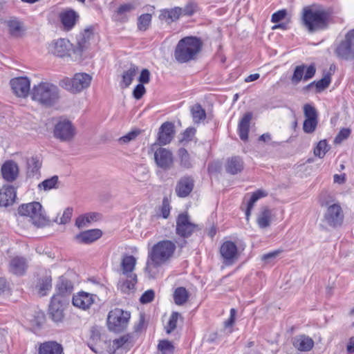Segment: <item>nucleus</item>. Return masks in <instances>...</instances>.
Instances as JSON below:
<instances>
[{
  "mask_svg": "<svg viewBox=\"0 0 354 354\" xmlns=\"http://www.w3.org/2000/svg\"><path fill=\"white\" fill-rule=\"evenodd\" d=\"M303 26L310 33L328 28L331 21L330 12L321 7H305L302 11Z\"/></svg>",
  "mask_w": 354,
  "mask_h": 354,
  "instance_id": "1",
  "label": "nucleus"
},
{
  "mask_svg": "<svg viewBox=\"0 0 354 354\" xmlns=\"http://www.w3.org/2000/svg\"><path fill=\"white\" fill-rule=\"evenodd\" d=\"M175 249V244L168 240L159 241L153 245L149 254L150 261H147L145 268L150 278H153L156 274L153 268H156L168 260L172 256Z\"/></svg>",
  "mask_w": 354,
  "mask_h": 354,
  "instance_id": "2",
  "label": "nucleus"
},
{
  "mask_svg": "<svg viewBox=\"0 0 354 354\" xmlns=\"http://www.w3.org/2000/svg\"><path fill=\"white\" fill-rule=\"evenodd\" d=\"M202 41L195 37H186L181 39L176 46L174 57L179 63H186L194 60L201 50Z\"/></svg>",
  "mask_w": 354,
  "mask_h": 354,
  "instance_id": "3",
  "label": "nucleus"
},
{
  "mask_svg": "<svg viewBox=\"0 0 354 354\" xmlns=\"http://www.w3.org/2000/svg\"><path fill=\"white\" fill-rule=\"evenodd\" d=\"M30 95L33 101L46 107L54 105L59 97L57 86L48 82L34 85Z\"/></svg>",
  "mask_w": 354,
  "mask_h": 354,
  "instance_id": "4",
  "label": "nucleus"
},
{
  "mask_svg": "<svg viewBox=\"0 0 354 354\" xmlns=\"http://www.w3.org/2000/svg\"><path fill=\"white\" fill-rule=\"evenodd\" d=\"M17 214L27 216L37 227H44L49 225L50 221L44 214L41 205L38 202H32L21 205L17 209Z\"/></svg>",
  "mask_w": 354,
  "mask_h": 354,
  "instance_id": "5",
  "label": "nucleus"
},
{
  "mask_svg": "<svg viewBox=\"0 0 354 354\" xmlns=\"http://www.w3.org/2000/svg\"><path fill=\"white\" fill-rule=\"evenodd\" d=\"M334 53L344 61H354V28L349 30L335 46Z\"/></svg>",
  "mask_w": 354,
  "mask_h": 354,
  "instance_id": "6",
  "label": "nucleus"
},
{
  "mask_svg": "<svg viewBox=\"0 0 354 354\" xmlns=\"http://www.w3.org/2000/svg\"><path fill=\"white\" fill-rule=\"evenodd\" d=\"M131 315L127 311L115 308L109 312L107 325L110 330L115 333L123 331L127 326Z\"/></svg>",
  "mask_w": 354,
  "mask_h": 354,
  "instance_id": "7",
  "label": "nucleus"
},
{
  "mask_svg": "<svg viewBox=\"0 0 354 354\" xmlns=\"http://www.w3.org/2000/svg\"><path fill=\"white\" fill-rule=\"evenodd\" d=\"M320 205L327 206V209L324 214V221L332 227L340 226L344 221V212L339 203L330 205L329 202L323 201L320 198Z\"/></svg>",
  "mask_w": 354,
  "mask_h": 354,
  "instance_id": "8",
  "label": "nucleus"
},
{
  "mask_svg": "<svg viewBox=\"0 0 354 354\" xmlns=\"http://www.w3.org/2000/svg\"><path fill=\"white\" fill-rule=\"evenodd\" d=\"M76 135V128L72 122L66 118H61L55 125L53 136L61 142H71Z\"/></svg>",
  "mask_w": 354,
  "mask_h": 354,
  "instance_id": "9",
  "label": "nucleus"
},
{
  "mask_svg": "<svg viewBox=\"0 0 354 354\" xmlns=\"http://www.w3.org/2000/svg\"><path fill=\"white\" fill-rule=\"evenodd\" d=\"M91 80L92 76L89 74L78 73L73 78L65 81V88L71 93H80L90 86Z\"/></svg>",
  "mask_w": 354,
  "mask_h": 354,
  "instance_id": "10",
  "label": "nucleus"
},
{
  "mask_svg": "<svg viewBox=\"0 0 354 354\" xmlns=\"http://www.w3.org/2000/svg\"><path fill=\"white\" fill-rule=\"evenodd\" d=\"M198 225L192 223L187 214H180L176 219V232L183 238L190 236L194 232L199 230Z\"/></svg>",
  "mask_w": 354,
  "mask_h": 354,
  "instance_id": "11",
  "label": "nucleus"
},
{
  "mask_svg": "<svg viewBox=\"0 0 354 354\" xmlns=\"http://www.w3.org/2000/svg\"><path fill=\"white\" fill-rule=\"evenodd\" d=\"M65 298L60 295H53L49 305V315L55 322H60L64 317V308L66 305Z\"/></svg>",
  "mask_w": 354,
  "mask_h": 354,
  "instance_id": "12",
  "label": "nucleus"
},
{
  "mask_svg": "<svg viewBox=\"0 0 354 354\" xmlns=\"http://www.w3.org/2000/svg\"><path fill=\"white\" fill-rule=\"evenodd\" d=\"M304 113L306 118L303 124V130L306 133H313L318 124V114L314 106L309 104L304 106Z\"/></svg>",
  "mask_w": 354,
  "mask_h": 354,
  "instance_id": "13",
  "label": "nucleus"
},
{
  "mask_svg": "<svg viewBox=\"0 0 354 354\" xmlns=\"http://www.w3.org/2000/svg\"><path fill=\"white\" fill-rule=\"evenodd\" d=\"M220 254L223 258V263L225 265H232L238 259L237 246L234 242L227 241L221 245Z\"/></svg>",
  "mask_w": 354,
  "mask_h": 354,
  "instance_id": "14",
  "label": "nucleus"
},
{
  "mask_svg": "<svg viewBox=\"0 0 354 354\" xmlns=\"http://www.w3.org/2000/svg\"><path fill=\"white\" fill-rule=\"evenodd\" d=\"M13 93L19 97H26L30 94V80L26 77H19L10 80Z\"/></svg>",
  "mask_w": 354,
  "mask_h": 354,
  "instance_id": "15",
  "label": "nucleus"
},
{
  "mask_svg": "<svg viewBox=\"0 0 354 354\" xmlns=\"http://www.w3.org/2000/svg\"><path fill=\"white\" fill-rule=\"evenodd\" d=\"M315 72L316 68L314 64H310L308 66L305 64L297 66L291 77V82L294 84H297L301 80L308 81L314 77Z\"/></svg>",
  "mask_w": 354,
  "mask_h": 354,
  "instance_id": "16",
  "label": "nucleus"
},
{
  "mask_svg": "<svg viewBox=\"0 0 354 354\" xmlns=\"http://www.w3.org/2000/svg\"><path fill=\"white\" fill-rule=\"evenodd\" d=\"M154 160L158 167L167 170L170 169L173 164V154L170 150L159 147L154 152Z\"/></svg>",
  "mask_w": 354,
  "mask_h": 354,
  "instance_id": "17",
  "label": "nucleus"
},
{
  "mask_svg": "<svg viewBox=\"0 0 354 354\" xmlns=\"http://www.w3.org/2000/svg\"><path fill=\"white\" fill-rule=\"evenodd\" d=\"M194 180L191 176H183L177 182L175 192L178 196L185 198L193 190Z\"/></svg>",
  "mask_w": 354,
  "mask_h": 354,
  "instance_id": "18",
  "label": "nucleus"
},
{
  "mask_svg": "<svg viewBox=\"0 0 354 354\" xmlns=\"http://www.w3.org/2000/svg\"><path fill=\"white\" fill-rule=\"evenodd\" d=\"M71 48V44L68 40L59 39L50 44L49 51L57 57H63L69 55Z\"/></svg>",
  "mask_w": 354,
  "mask_h": 354,
  "instance_id": "19",
  "label": "nucleus"
},
{
  "mask_svg": "<svg viewBox=\"0 0 354 354\" xmlns=\"http://www.w3.org/2000/svg\"><path fill=\"white\" fill-rule=\"evenodd\" d=\"M16 197V189L12 185H3L0 189V207H7L12 205Z\"/></svg>",
  "mask_w": 354,
  "mask_h": 354,
  "instance_id": "20",
  "label": "nucleus"
},
{
  "mask_svg": "<svg viewBox=\"0 0 354 354\" xmlns=\"http://www.w3.org/2000/svg\"><path fill=\"white\" fill-rule=\"evenodd\" d=\"M137 260L132 255L124 254L122 256L120 265V274L124 277L137 276L133 272Z\"/></svg>",
  "mask_w": 354,
  "mask_h": 354,
  "instance_id": "21",
  "label": "nucleus"
},
{
  "mask_svg": "<svg viewBox=\"0 0 354 354\" xmlns=\"http://www.w3.org/2000/svg\"><path fill=\"white\" fill-rule=\"evenodd\" d=\"M102 235V232L99 229H93L83 231L74 236V240L80 244H90Z\"/></svg>",
  "mask_w": 354,
  "mask_h": 354,
  "instance_id": "22",
  "label": "nucleus"
},
{
  "mask_svg": "<svg viewBox=\"0 0 354 354\" xmlns=\"http://www.w3.org/2000/svg\"><path fill=\"white\" fill-rule=\"evenodd\" d=\"M3 179L8 182L15 181L19 175V167L13 160L6 161L1 167Z\"/></svg>",
  "mask_w": 354,
  "mask_h": 354,
  "instance_id": "23",
  "label": "nucleus"
},
{
  "mask_svg": "<svg viewBox=\"0 0 354 354\" xmlns=\"http://www.w3.org/2000/svg\"><path fill=\"white\" fill-rule=\"evenodd\" d=\"M174 125L172 122H164L159 129L158 141L161 145L169 144L174 137Z\"/></svg>",
  "mask_w": 354,
  "mask_h": 354,
  "instance_id": "24",
  "label": "nucleus"
},
{
  "mask_svg": "<svg viewBox=\"0 0 354 354\" xmlns=\"http://www.w3.org/2000/svg\"><path fill=\"white\" fill-rule=\"evenodd\" d=\"M28 268L26 259L23 257L16 256L12 257L9 263V270L16 275H23Z\"/></svg>",
  "mask_w": 354,
  "mask_h": 354,
  "instance_id": "25",
  "label": "nucleus"
},
{
  "mask_svg": "<svg viewBox=\"0 0 354 354\" xmlns=\"http://www.w3.org/2000/svg\"><path fill=\"white\" fill-rule=\"evenodd\" d=\"M292 344L298 351H309L314 346V341L307 335H300L292 339Z\"/></svg>",
  "mask_w": 354,
  "mask_h": 354,
  "instance_id": "26",
  "label": "nucleus"
},
{
  "mask_svg": "<svg viewBox=\"0 0 354 354\" xmlns=\"http://www.w3.org/2000/svg\"><path fill=\"white\" fill-rule=\"evenodd\" d=\"M72 302L75 306L85 310L93 303V295L85 292H80L73 296Z\"/></svg>",
  "mask_w": 354,
  "mask_h": 354,
  "instance_id": "27",
  "label": "nucleus"
},
{
  "mask_svg": "<svg viewBox=\"0 0 354 354\" xmlns=\"http://www.w3.org/2000/svg\"><path fill=\"white\" fill-rule=\"evenodd\" d=\"M6 24L12 37L19 38L24 35L25 29L21 21L17 19H10L6 21Z\"/></svg>",
  "mask_w": 354,
  "mask_h": 354,
  "instance_id": "28",
  "label": "nucleus"
},
{
  "mask_svg": "<svg viewBox=\"0 0 354 354\" xmlns=\"http://www.w3.org/2000/svg\"><path fill=\"white\" fill-rule=\"evenodd\" d=\"M272 220V214L271 209L267 206L262 207L257 215V223L261 229L268 227Z\"/></svg>",
  "mask_w": 354,
  "mask_h": 354,
  "instance_id": "29",
  "label": "nucleus"
},
{
  "mask_svg": "<svg viewBox=\"0 0 354 354\" xmlns=\"http://www.w3.org/2000/svg\"><path fill=\"white\" fill-rule=\"evenodd\" d=\"M137 281V276L124 277L120 275L118 288L124 293H130L135 290Z\"/></svg>",
  "mask_w": 354,
  "mask_h": 354,
  "instance_id": "30",
  "label": "nucleus"
},
{
  "mask_svg": "<svg viewBox=\"0 0 354 354\" xmlns=\"http://www.w3.org/2000/svg\"><path fill=\"white\" fill-rule=\"evenodd\" d=\"M252 118V113L251 112H248L243 115L239 123L238 130L239 136L240 138L243 141L248 140L250 124Z\"/></svg>",
  "mask_w": 354,
  "mask_h": 354,
  "instance_id": "31",
  "label": "nucleus"
},
{
  "mask_svg": "<svg viewBox=\"0 0 354 354\" xmlns=\"http://www.w3.org/2000/svg\"><path fill=\"white\" fill-rule=\"evenodd\" d=\"M57 293L55 295H60L62 298L71 294L73 290V283L64 277H61L56 285Z\"/></svg>",
  "mask_w": 354,
  "mask_h": 354,
  "instance_id": "32",
  "label": "nucleus"
},
{
  "mask_svg": "<svg viewBox=\"0 0 354 354\" xmlns=\"http://www.w3.org/2000/svg\"><path fill=\"white\" fill-rule=\"evenodd\" d=\"M100 214L95 212H89L80 215L75 220V225L79 228L87 227L91 223L99 219Z\"/></svg>",
  "mask_w": 354,
  "mask_h": 354,
  "instance_id": "33",
  "label": "nucleus"
},
{
  "mask_svg": "<svg viewBox=\"0 0 354 354\" xmlns=\"http://www.w3.org/2000/svg\"><path fill=\"white\" fill-rule=\"evenodd\" d=\"M243 169V162L239 156H233L227 159L225 170L227 173L234 175L240 173Z\"/></svg>",
  "mask_w": 354,
  "mask_h": 354,
  "instance_id": "34",
  "label": "nucleus"
},
{
  "mask_svg": "<svg viewBox=\"0 0 354 354\" xmlns=\"http://www.w3.org/2000/svg\"><path fill=\"white\" fill-rule=\"evenodd\" d=\"M63 348L56 342H46L41 344L39 348V354H61Z\"/></svg>",
  "mask_w": 354,
  "mask_h": 354,
  "instance_id": "35",
  "label": "nucleus"
},
{
  "mask_svg": "<svg viewBox=\"0 0 354 354\" xmlns=\"http://www.w3.org/2000/svg\"><path fill=\"white\" fill-rule=\"evenodd\" d=\"M93 37V28H86L82 33H81L77 39V50L82 52L87 49L89 46V41Z\"/></svg>",
  "mask_w": 354,
  "mask_h": 354,
  "instance_id": "36",
  "label": "nucleus"
},
{
  "mask_svg": "<svg viewBox=\"0 0 354 354\" xmlns=\"http://www.w3.org/2000/svg\"><path fill=\"white\" fill-rule=\"evenodd\" d=\"M268 195V193L262 189H259L254 193H252L250 200L247 203V207L245 209V217L246 220L248 221L250 216L251 214L252 209L254 207L255 203L260 198L266 197Z\"/></svg>",
  "mask_w": 354,
  "mask_h": 354,
  "instance_id": "37",
  "label": "nucleus"
},
{
  "mask_svg": "<svg viewBox=\"0 0 354 354\" xmlns=\"http://www.w3.org/2000/svg\"><path fill=\"white\" fill-rule=\"evenodd\" d=\"M52 279L50 276H45L39 279L36 286L37 293L39 296L44 297L47 295L48 291L51 289Z\"/></svg>",
  "mask_w": 354,
  "mask_h": 354,
  "instance_id": "38",
  "label": "nucleus"
},
{
  "mask_svg": "<svg viewBox=\"0 0 354 354\" xmlns=\"http://www.w3.org/2000/svg\"><path fill=\"white\" fill-rule=\"evenodd\" d=\"M182 15V8L175 7L169 10H164L162 11L160 19L166 21H174Z\"/></svg>",
  "mask_w": 354,
  "mask_h": 354,
  "instance_id": "39",
  "label": "nucleus"
},
{
  "mask_svg": "<svg viewBox=\"0 0 354 354\" xmlns=\"http://www.w3.org/2000/svg\"><path fill=\"white\" fill-rule=\"evenodd\" d=\"M138 71V66L135 65H131L127 71H124L122 74V80L121 82L122 87L127 88L128 87L132 82L135 76L137 75Z\"/></svg>",
  "mask_w": 354,
  "mask_h": 354,
  "instance_id": "40",
  "label": "nucleus"
},
{
  "mask_svg": "<svg viewBox=\"0 0 354 354\" xmlns=\"http://www.w3.org/2000/svg\"><path fill=\"white\" fill-rule=\"evenodd\" d=\"M41 162L38 157H31L27 160V175L33 177L38 174Z\"/></svg>",
  "mask_w": 354,
  "mask_h": 354,
  "instance_id": "41",
  "label": "nucleus"
},
{
  "mask_svg": "<svg viewBox=\"0 0 354 354\" xmlns=\"http://www.w3.org/2000/svg\"><path fill=\"white\" fill-rule=\"evenodd\" d=\"M189 297V292L184 287L177 288L174 292V299L177 305L185 304Z\"/></svg>",
  "mask_w": 354,
  "mask_h": 354,
  "instance_id": "42",
  "label": "nucleus"
},
{
  "mask_svg": "<svg viewBox=\"0 0 354 354\" xmlns=\"http://www.w3.org/2000/svg\"><path fill=\"white\" fill-rule=\"evenodd\" d=\"M76 17L75 12L70 10L61 15V20L65 28L71 29L75 25Z\"/></svg>",
  "mask_w": 354,
  "mask_h": 354,
  "instance_id": "43",
  "label": "nucleus"
},
{
  "mask_svg": "<svg viewBox=\"0 0 354 354\" xmlns=\"http://www.w3.org/2000/svg\"><path fill=\"white\" fill-rule=\"evenodd\" d=\"M191 113L194 123H200L206 118L205 111L198 104L191 108Z\"/></svg>",
  "mask_w": 354,
  "mask_h": 354,
  "instance_id": "44",
  "label": "nucleus"
},
{
  "mask_svg": "<svg viewBox=\"0 0 354 354\" xmlns=\"http://www.w3.org/2000/svg\"><path fill=\"white\" fill-rule=\"evenodd\" d=\"M178 154L180 158V165L184 168H190L192 162L187 151L185 148H180L178 149Z\"/></svg>",
  "mask_w": 354,
  "mask_h": 354,
  "instance_id": "45",
  "label": "nucleus"
},
{
  "mask_svg": "<svg viewBox=\"0 0 354 354\" xmlns=\"http://www.w3.org/2000/svg\"><path fill=\"white\" fill-rule=\"evenodd\" d=\"M158 349L161 352V354H173L174 346L170 341L164 339L159 342Z\"/></svg>",
  "mask_w": 354,
  "mask_h": 354,
  "instance_id": "46",
  "label": "nucleus"
},
{
  "mask_svg": "<svg viewBox=\"0 0 354 354\" xmlns=\"http://www.w3.org/2000/svg\"><path fill=\"white\" fill-rule=\"evenodd\" d=\"M58 183V177L57 176H54L50 178H48L41 183L39 184L38 187L39 189H43L45 191L50 190L53 188L57 187V184Z\"/></svg>",
  "mask_w": 354,
  "mask_h": 354,
  "instance_id": "47",
  "label": "nucleus"
},
{
  "mask_svg": "<svg viewBox=\"0 0 354 354\" xmlns=\"http://www.w3.org/2000/svg\"><path fill=\"white\" fill-rule=\"evenodd\" d=\"M151 21V15L146 13L140 15L138 20V28L140 30L145 31L149 26Z\"/></svg>",
  "mask_w": 354,
  "mask_h": 354,
  "instance_id": "48",
  "label": "nucleus"
},
{
  "mask_svg": "<svg viewBox=\"0 0 354 354\" xmlns=\"http://www.w3.org/2000/svg\"><path fill=\"white\" fill-rule=\"evenodd\" d=\"M331 81L330 74H326L323 78L315 82V88L317 92H321L328 87Z\"/></svg>",
  "mask_w": 354,
  "mask_h": 354,
  "instance_id": "49",
  "label": "nucleus"
},
{
  "mask_svg": "<svg viewBox=\"0 0 354 354\" xmlns=\"http://www.w3.org/2000/svg\"><path fill=\"white\" fill-rule=\"evenodd\" d=\"M328 150V148L327 142L325 140H324L319 142L317 146L314 149V153L316 156L323 158Z\"/></svg>",
  "mask_w": 354,
  "mask_h": 354,
  "instance_id": "50",
  "label": "nucleus"
},
{
  "mask_svg": "<svg viewBox=\"0 0 354 354\" xmlns=\"http://www.w3.org/2000/svg\"><path fill=\"white\" fill-rule=\"evenodd\" d=\"M135 175L139 181H145L148 178L149 171L144 165H139L136 168Z\"/></svg>",
  "mask_w": 354,
  "mask_h": 354,
  "instance_id": "51",
  "label": "nucleus"
},
{
  "mask_svg": "<svg viewBox=\"0 0 354 354\" xmlns=\"http://www.w3.org/2000/svg\"><path fill=\"white\" fill-rule=\"evenodd\" d=\"M140 133L141 131L139 129L133 130L127 133L126 135H124V136L120 138L118 141L121 144H127L129 142L134 140L136 138V137L140 134Z\"/></svg>",
  "mask_w": 354,
  "mask_h": 354,
  "instance_id": "52",
  "label": "nucleus"
},
{
  "mask_svg": "<svg viewBox=\"0 0 354 354\" xmlns=\"http://www.w3.org/2000/svg\"><path fill=\"white\" fill-rule=\"evenodd\" d=\"M180 314L177 312H174L169 320L168 324L166 326V332L167 334L171 333L177 326V321Z\"/></svg>",
  "mask_w": 354,
  "mask_h": 354,
  "instance_id": "53",
  "label": "nucleus"
},
{
  "mask_svg": "<svg viewBox=\"0 0 354 354\" xmlns=\"http://www.w3.org/2000/svg\"><path fill=\"white\" fill-rule=\"evenodd\" d=\"M351 134V129L348 128H343L339 131L338 134L335 138L334 142L335 144H340L342 141L347 139Z\"/></svg>",
  "mask_w": 354,
  "mask_h": 354,
  "instance_id": "54",
  "label": "nucleus"
},
{
  "mask_svg": "<svg viewBox=\"0 0 354 354\" xmlns=\"http://www.w3.org/2000/svg\"><path fill=\"white\" fill-rule=\"evenodd\" d=\"M154 292L152 290L145 291L140 299L142 304H147L153 301L154 299Z\"/></svg>",
  "mask_w": 354,
  "mask_h": 354,
  "instance_id": "55",
  "label": "nucleus"
},
{
  "mask_svg": "<svg viewBox=\"0 0 354 354\" xmlns=\"http://www.w3.org/2000/svg\"><path fill=\"white\" fill-rule=\"evenodd\" d=\"M145 92H146V89H145L144 85L142 84H138L135 87V88L133 91V95L136 99L140 100L144 95Z\"/></svg>",
  "mask_w": 354,
  "mask_h": 354,
  "instance_id": "56",
  "label": "nucleus"
},
{
  "mask_svg": "<svg viewBox=\"0 0 354 354\" xmlns=\"http://www.w3.org/2000/svg\"><path fill=\"white\" fill-rule=\"evenodd\" d=\"M140 84H147L150 81V72L148 69L145 68L141 71L140 76L138 77Z\"/></svg>",
  "mask_w": 354,
  "mask_h": 354,
  "instance_id": "57",
  "label": "nucleus"
},
{
  "mask_svg": "<svg viewBox=\"0 0 354 354\" xmlns=\"http://www.w3.org/2000/svg\"><path fill=\"white\" fill-rule=\"evenodd\" d=\"M170 213V205L167 198H164L162 201L161 214L164 218H167Z\"/></svg>",
  "mask_w": 354,
  "mask_h": 354,
  "instance_id": "58",
  "label": "nucleus"
},
{
  "mask_svg": "<svg viewBox=\"0 0 354 354\" xmlns=\"http://www.w3.org/2000/svg\"><path fill=\"white\" fill-rule=\"evenodd\" d=\"M286 16V10H281L277 11V12H274L272 15L271 21L273 23H278L283 20Z\"/></svg>",
  "mask_w": 354,
  "mask_h": 354,
  "instance_id": "59",
  "label": "nucleus"
},
{
  "mask_svg": "<svg viewBox=\"0 0 354 354\" xmlns=\"http://www.w3.org/2000/svg\"><path fill=\"white\" fill-rule=\"evenodd\" d=\"M73 208L71 207H68L64 210L63 215L61 218V224H66L71 220V218L73 214Z\"/></svg>",
  "mask_w": 354,
  "mask_h": 354,
  "instance_id": "60",
  "label": "nucleus"
},
{
  "mask_svg": "<svg viewBox=\"0 0 354 354\" xmlns=\"http://www.w3.org/2000/svg\"><path fill=\"white\" fill-rule=\"evenodd\" d=\"M129 335H124L118 339L113 340V346L116 348H120L129 341Z\"/></svg>",
  "mask_w": 354,
  "mask_h": 354,
  "instance_id": "61",
  "label": "nucleus"
},
{
  "mask_svg": "<svg viewBox=\"0 0 354 354\" xmlns=\"http://www.w3.org/2000/svg\"><path fill=\"white\" fill-rule=\"evenodd\" d=\"M279 250H276L272 252H269L262 256L261 259L264 261L268 262L272 259H275L279 254Z\"/></svg>",
  "mask_w": 354,
  "mask_h": 354,
  "instance_id": "62",
  "label": "nucleus"
},
{
  "mask_svg": "<svg viewBox=\"0 0 354 354\" xmlns=\"http://www.w3.org/2000/svg\"><path fill=\"white\" fill-rule=\"evenodd\" d=\"M195 12V6L193 4H188L184 8H182V15L190 16Z\"/></svg>",
  "mask_w": 354,
  "mask_h": 354,
  "instance_id": "63",
  "label": "nucleus"
},
{
  "mask_svg": "<svg viewBox=\"0 0 354 354\" xmlns=\"http://www.w3.org/2000/svg\"><path fill=\"white\" fill-rule=\"evenodd\" d=\"M134 9V6L131 3H127L120 6L118 9V12L119 14H122L124 12H130L131 10Z\"/></svg>",
  "mask_w": 354,
  "mask_h": 354,
  "instance_id": "64",
  "label": "nucleus"
}]
</instances>
